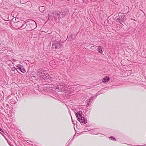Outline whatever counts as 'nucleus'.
Returning <instances> with one entry per match:
<instances>
[{
  "label": "nucleus",
  "instance_id": "obj_11",
  "mask_svg": "<svg viewBox=\"0 0 146 146\" xmlns=\"http://www.w3.org/2000/svg\"><path fill=\"white\" fill-rule=\"evenodd\" d=\"M98 50L99 53H102V51L101 46H98Z\"/></svg>",
  "mask_w": 146,
  "mask_h": 146
},
{
  "label": "nucleus",
  "instance_id": "obj_2",
  "mask_svg": "<svg viewBox=\"0 0 146 146\" xmlns=\"http://www.w3.org/2000/svg\"><path fill=\"white\" fill-rule=\"evenodd\" d=\"M82 112L81 111H78L76 114V115L77 118V120L80 122L86 123H87V121L85 119L84 117H82L81 115Z\"/></svg>",
  "mask_w": 146,
  "mask_h": 146
},
{
  "label": "nucleus",
  "instance_id": "obj_18",
  "mask_svg": "<svg viewBox=\"0 0 146 146\" xmlns=\"http://www.w3.org/2000/svg\"><path fill=\"white\" fill-rule=\"evenodd\" d=\"M116 21H118L119 22V23H120L121 22V21H120V18H117V19H116Z\"/></svg>",
  "mask_w": 146,
  "mask_h": 146
},
{
  "label": "nucleus",
  "instance_id": "obj_17",
  "mask_svg": "<svg viewBox=\"0 0 146 146\" xmlns=\"http://www.w3.org/2000/svg\"><path fill=\"white\" fill-rule=\"evenodd\" d=\"M17 68H15V67H13V68H11V71H15V70H17Z\"/></svg>",
  "mask_w": 146,
  "mask_h": 146
},
{
  "label": "nucleus",
  "instance_id": "obj_20",
  "mask_svg": "<svg viewBox=\"0 0 146 146\" xmlns=\"http://www.w3.org/2000/svg\"><path fill=\"white\" fill-rule=\"evenodd\" d=\"M91 134H94V135H97L98 134V133H95L94 132H92L91 133Z\"/></svg>",
  "mask_w": 146,
  "mask_h": 146
},
{
  "label": "nucleus",
  "instance_id": "obj_5",
  "mask_svg": "<svg viewBox=\"0 0 146 146\" xmlns=\"http://www.w3.org/2000/svg\"><path fill=\"white\" fill-rule=\"evenodd\" d=\"M27 27H28L30 31L34 29L36 27V22L34 21H32L27 25Z\"/></svg>",
  "mask_w": 146,
  "mask_h": 146
},
{
  "label": "nucleus",
  "instance_id": "obj_14",
  "mask_svg": "<svg viewBox=\"0 0 146 146\" xmlns=\"http://www.w3.org/2000/svg\"><path fill=\"white\" fill-rule=\"evenodd\" d=\"M109 138L113 141H116V139L113 136L110 137Z\"/></svg>",
  "mask_w": 146,
  "mask_h": 146
},
{
  "label": "nucleus",
  "instance_id": "obj_13",
  "mask_svg": "<svg viewBox=\"0 0 146 146\" xmlns=\"http://www.w3.org/2000/svg\"><path fill=\"white\" fill-rule=\"evenodd\" d=\"M10 103H11L12 104H13L15 102V100L14 99H12L11 100H9Z\"/></svg>",
  "mask_w": 146,
  "mask_h": 146
},
{
  "label": "nucleus",
  "instance_id": "obj_26",
  "mask_svg": "<svg viewBox=\"0 0 146 146\" xmlns=\"http://www.w3.org/2000/svg\"><path fill=\"white\" fill-rule=\"evenodd\" d=\"M48 16H49V17H50V14H48Z\"/></svg>",
  "mask_w": 146,
  "mask_h": 146
},
{
  "label": "nucleus",
  "instance_id": "obj_21",
  "mask_svg": "<svg viewBox=\"0 0 146 146\" xmlns=\"http://www.w3.org/2000/svg\"><path fill=\"white\" fill-rule=\"evenodd\" d=\"M21 23L20 22H18L17 23V24L18 25H21Z\"/></svg>",
  "mask_w": 146,
  "mask_h": 146
},
{
  "label": "nucleus",
  "instance_id": "obj_12",
  "mask_svg": "<svg viewBox=\"0 0 146 146\" xmlns=\"http://www.w3.org/2000/svg\"><path fill=\"white\" fill-rule=\"evenodd\" d=\"M120 16L121 17V18H122V17H123V19H122V21L123 22L125 20V19L124 18V17H125V15L124 14H123L120 15Z\"/></svg>",
  "mask_w": 146,
  "mask_h": 146
},
{
  "label": "nucleus",
  "instance_id": "obj_25",
  "mask_svg": "<svg viewBox=\"0 0 146 146\" xmlns=\"http://www.w3.org/2000/svg\"><path fill=\"white\" fill-rule=\"evenodd\" d=\"M6 105L7 106H9V105L7 104Z\"/></svg>",
  "mask_w": 146,
  "mask_h": 146
},
{
  "label": "nucleus",
  "instance_id": "obj_23",
  "mask_svg": "<svg viewBox=\"0 0 146 146\" xmlns=\"http://www.w3.org/2000/svg\"><path fill=\"white\" fill-rule=\"evenodd\" d=\"M96 130H95V129L93 131H92L95 132V131Z\"/></svg>",
  "mask_w": 146,
  "mask_h": 146
},
{
  "label": "nucleus",
  "instance_id": "obj_24",
  "mask_svg": "<svg viewBox=\"0 0 146 146\" xmlns=\"http://www.w3.org/2000/svg\"><path fill=\"white\" fill-rule=\"evenodd\" d=\"M62 86H67V85L66 84H64V85H62Z\"/></svg>",
  "mask_w": 146,
  "mask_h": 146
},
{
  "label": "nucleus",
  "instance_id": "obj_6",
  "mask_svg": "<svg viewBox=\"0 0 146 146\" xmlns=\"http://www.w3.org/2000/svg\"><path fill=\"white\" fill-rule=\"evenodd\" d=\"M16 67L17 68V71L18 72V70H19L23 73H25L26 72L25 68L21 64H17Z\"/></svg>",
  "mask_w": 146,
  "mask_h": 146
},
{
  "label": "nucleus",
  "instance_id": "obj_9",
  "mask_svg": "<svg viewBox=\"0 0 146 146\" xmlns=\"http://www.w3.org/2000/svg\"><path fill=\"white\" fill-rule=\"evenodd\" d=\"M39 10L41 12H43L45 10V7L44 6L40 7H39Z\"/></svg>",
  "mask_w": 146,
  "mask_h": 146
},
{
  "label": "nucleus",
  "instance_id": "obj_4",
  "mask_svg": "<svg viewBox=\"0 0 146 146\" xmlns=\"http://www.w3.org/2000/svg\"><path fill=\"white\" fill-rule=\"evenodd\" d=\"M60 40L59 38L58 40H55L53 42L52 48L53 49H56L60 48L62 46V44L60 42Z\"/></svg>",
  "mask_w": 146,
  "mask_h": 146
},
{
  "label": "nucleus",
  "instance_id": "obj_7",
  "mask_svg": "<svg viewBox=\"0 0 146 146\" xmlns=\"http://www.w3.org/2000/svg\"><path fill=\"white\" fill-rule=\"evenodd\" d=\"M110 80V78L109 77L107 76L104 77L102 79V82H103L105 83L108 82Z\"/></svg>",
  "mask_w": 146,
  "mask_h": 146
},
{
  "label": "nucleus",
  "instance_id": "obj_19",
  "mask_svg": "<svg viewBox=\"0 0 146 146\" xmlns=\"http://www.w3.org/2000/svg\"><path fill=\"white\" fill-rule=\"evenodd\" d=\"M91 49L93 50H94L95 49V48L94 46H92L91 47Z\"/></svg>",
  "mask_w": 146,
  "mask_h": 146
},
{
  "label": "nucleus",
  "instance_id": "obj_10",
  "mask_svg": "<svg viewBox=\"0 0 146 146\" xmlns=\"http://www.w3.org/2000/svg\"><path fill=\"white\" fill-rule=\"evenodd\" d=\"M27 25L26 23L24 22L22 24V26L20 27V28L21 29L25 28L27 26Z\"/></svg>",
  "mask_w": 146,
  "mask_h": 146
},
{
  "label": "nucleus",
  "instance_id": "obj_1",
  "mask_svg": "<svg viewBox=\"0 0 146 146\" xmlns=\"http://www.w3.org/2000/svg\"><path fill=\"white\" fill-rule=\"evenodd\" d=\"M37 73L39 78L42 80L49 82L51 80V77L45 70L40 69L37 71Z\"/></svg>",
  "mask_w": 146,
  "mask_h": 146
},
{
  "label": "nucleus",
  "instance_id": "obj_8",
  "mask_svg": "<svg viewBox=\"0 0 146 146\" xmlns=\"http://www.w3.org/2000/svg\"><path fill=\"white\" fill-rule=\"evenodd\" d=\"M96 98V97H92L90 98V99L88 101V103L87 104V106H88V105L91 104L93 102V100Z\"/></svg>",
  "mask_w": 146,
  "mask_h": 146
},
{
  "label": "nucleus",
  "instance_id": "obj_16",
  "mask_svg": "<svg viewBox=\"0 0 146 146\" xmlns=\"http://www.w3.org/2000/svg\"><path fill=\"white\" fill-rule=\"evenodd\" d=\"M15 72L11 70H10V73L12 75H13L15 74Z\"/></svg>",
  "mask_w": 146,
  "mask_h": 146
},
{
  "label": "nucleus",
  "instance_id": "obj_22",
  "mask_svg": "<svg viewBox=\"0 0 146 146\" xmlns=\"http://www.w3.org/2000/svg\"><path fill=\"white\" fill-rule=\"evenodd\" d=\"M0 131H2V132H3V131L2 130V129H1V127H0Z\"/></svg>",
  "mask_w": 146,
  "mask_h": 146
},
{
  "label": "nucleus",
  "instance_id": "obj_15",
  "mask_svg": "<svg viewBox=\"0 0 146 146\" xmlns=\"http://www.w3.org/2000/svg\"><path fill=\"white\" fill-rule=\"evenodd\" d=\"M59 87L58 86H56L55 87V88L56 89V90H57V91H61V90H60V89L59 90Z\"/></svg>",
  "mask_w": 146,
  "mask_h": 146
},
{
  "label": "nucleus",
  "instance_id": "obj_3",
  "mask_svg": "<svg viewBox=\"0 0 146 146\" xmlns=\"http://www.w3.org/2000/svg\"><path fill=\"white\" fill-rule=\"evenodd\" d=\"M55 14V16L54 13H51V16H53L54 18L56 20H57V19L60 20V19L63 18L65 15V12L63 11H57Z\"/></svg>",
  "mask_w": 146,
  "mask_h": 146
}]
</instances>
